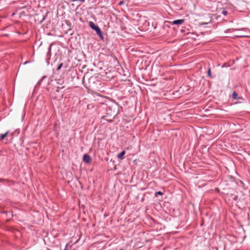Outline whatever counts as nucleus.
I'll use <instances>...</instances> for the list:
<instances>
[{
	"mask_svg": "<svg viewBox=\"0 0 250 250\" xmlns=\"http://www.w3.org/2000/svg\"><path fill=\"white\" fill-rule=\"evenodd\" d=\"M184 20H177L172 21L173 24H182L184 22Z\"/></svg>",
	"mask_w": 250,
	"mask_h": 250,
	"instance_id": "nucleus-4",
	"label": "nucleus"
},
{
	"mask_svg": "<svg viewBox=\"0 0 250 250\" xmlns=\"http://www.w3.org/2000/svg\"><path fill=\"white\" fill-rule=\"evenodd\" d=\"M117 109L116 107L109 106L107 108L106 115L103 118L108 121H111L117 115Z\"/></svg>",
	"mask_w": 250,
	"mask_h": 250,
	"instance_id": "nucleus-1",
	"label": "nucleus"
},
{
	"mask_svg": "<svg viewBox=\"0 0 250 250\" xmlns=\"http://www.w3.org/2000/svg\"><path fill=\"white\" fill-rule=\"evenodd\" d=\"M89 26L93 30H94L96 33L99 35V36H102V32L100 29V28L96 26L95 23L92 21H90L89 22Z\"/></svg>",
	"mask_w": 250,
	"mask_h": 250,
	"instance_id": "nucleus-2",
	"label": "nucleus"
},
{
	"mask_svg": "<svg viewBox=\"0 0 250 250\" xmlns=\"http://www.w3.org/2000/svg\"><path fill=\"white\" fill-rule=\"evenodd\" d=\"M9 133V132L7 131V132H6L4 134H1L0 135V140H3L4 138H5V137L7 135V134Z\"/></svg>",
	"mask_w": 250,
	"mask_h": 250,
	"instance_id": "nucleus-7",
	"label": "nucleus"
},
{
	"mask_svg": "<svg viewBox=\"0 0 250 250\" xmlns=\"http://www.w3.org/2000/svg\"><path fill=\"white\" fill-rule=\"evenodd\" d=\"M62 63H61V64H60L59 65V66H58V70H59V69H60L61 68V67H62Z\"/></svg>",
	"mask_w": 250,
	"mask_h": 250,
	"instance_id": "nucleus-13",
	"label": "nucleus"
},
{
	"mask_svg": "<svg viewBox=\"0 0 250 250\" xmlns=\"http://www.w3.org/2000/svg\"><path fill=\"white\" fill-rule=\"evenodd\" d=\"M4 181V180H3V179H0V182H2V181Z\"/></svg>",
	"mask_w": 250,
	"mask_h": 250,
	"instance_id": "nucleus-15",
	"label": "nucleus"
},
{
	"mask_svg": "<svg viewBox=\"0 0 250 250\" xmlns=\"http://www.w3.org/2000/svg\"><path fill=\"white\" fill-rule=\"evenodd\" d=\"M238 36H239V37H245L246 36L244 35H238Z\"/></svg>",
	"mask_w": 250,
	"mask_h": 250,
	"instance_id": "nucleus-14",
	"label": "nucleus"
},
{
	"mask_svg": "<svg viewBox=\"0 0 250 250\" xmlns=\"http://www.w3.org/2000/svg\"><path fill=\"white\" fill-rule=\"evenodd\" d=\"M208 75L211 77V71H210V69H208Z\"/></svg>",
	"mask_w": 250,
	"mask_h": 250,
	"instance_id": "nucleus-9",
	"label": "nucleus"
},
{
	"mask_svg": "<svg viewBox=\"0 0 250 250\" xmlns=\"http://www.w3.org/2000/svg\"><path fill=\"white\" fill-rule=\"evenodd\" d=\"M72 1H80L81 2H84V0H72Z\"/></svg>",
	"mask_w": 250,
	"mask_h": 250,
	"instance_id": "nucleus-12",
	"label": "nucleus"
},
{
	"mask_svg": "<svg viewBox=\"0 0 250 250\" xmlns=\"http://www.w3.org/2000/svg\"><path fill=\"white\" fill-rule=\"evenodd\" d=\"M64 250H67L66 248H65Z\"/></svg>",
	"mask_w": 250,
	"mask_h": 250,
	"instance_id": "nucleus-16",
	"label": "nucleus"
},
{
	"mask_svg": "<svg viewBox=\"0 0 250 250\" xmlns=\"http://www.w3.org/2000/svg\"><path fill=\"white\" fill-rule=\"evenodd\" d=\"M222 13L224 15H226L227 14V12L226 11H223Z\"/></svg>",
	"mask_w": 250,
	"mask_h": 250,
	"instance_id": "nucleus-11",
	"label": "nucleus"
},
{
	"mask_svg": "<svg viewBox=\"0 0 250 250\" xmlns=\"http://www.w3.org/2000/svg\"><path fill=\"white\" fill-rule=\"evenodd\" d=\"M163 192L161 191H158L155 193V196H157V195H163Z\"/></svg>",
	"mask_w": 250,
	"mask_h": 250,
	"instance_id": "nucleus-8",
	"label": "nucleus"
},
{
	"mask_svg": "<svg viewBox=\"0 0 250 250\" xmlns=\"http://www.w3.org/2000/svg\"><path fill=\"white\" fill-rule=\"evenodd\" d=\"M83 162L86 163H90L91 162V157L87 154H84L83 156Z\"/></svg>",
	"mask_w": 250,
	"mask_h": 250,
	"instance_id": "nucleus-3",
	"label": "nucleus"
},
{
	"mask_svg": "<svg viewBox=\"0 0 250 250\" xmlns=\"http://www.w3.org/2000/svg\"><path fill=\"white\" fill-rule=\"evenodd\" d=\"M124 3V1H121L119 3V5H122Z\"/></svg>",
	"mask_w": 250,
	"mask_h": 250,
	"instance_id": "nucleus-10",
	"label": "nucleus"
},
{
	"mask_svg": "<svg viewBox=\"0 0 250 250\" xmlns=\"http://www.w3.org/2000/svg\"><path fill=\"white\" fill-rule=\"evenodd\" d=\"M125 151L124 150L119 154H118L117 156L118 159L123 160L124 159V156L125 155Z\"/></svg>",
	"mask_w": 250,
	"mask_h": 250,
	"instance_id": "nucleus-5",
	"label": "nucleus"
},
{
	"mask_svg": "<svg viewBox=\"0 0 250 250\" xmlns=\"http://www.w3.org/2000/svg\"><path fill=\"white\" fill-rule=\"evenodd\" d=\"M232 97L234 99H242L241 98H239L238 97V94L235 91H234L233 92V93L232 94Z\"/></svg>",
	"mask_w": 250,
	"mask_h": 250,
	"instance_id": "nucleus-6",
	"label": "nucleus"
}]
</instances>
